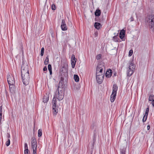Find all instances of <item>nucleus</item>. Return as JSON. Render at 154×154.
<instances>
[{
  "label": "nucleus",
  "instance_id": "f257e3e1",
  "mask_svg": "<svg viewBox=\"0 0 154 154\" xmlns=\"http://www.w3.org/2000/svg\"><path fill=\"white\" fill-rule=\"evenodd\" d=\"M62 81L60 82L59 84L58 88V92L56 91L54 96L52 100V104L53 112L54 114L56 115L58 112V109L56 106V98L59 101L62 100L64 97V93L63 89V85Z\"/></svg>",
  "mask_w": 154,
  "mask_h": 154
},
{
  "label": "nucleus",
  "instance_id": "f03ea898",
  "mask_svg": "<svg viewBox=\"0 0 154 154\" xmlns=\"http://www.w3.org/2000/svg\"><path fill=\"white\" fill-rule=\"evenodd\" d=\"M146 23H148L149 28L154 32V15H151L147 17L145 19Z\"/></svg>",
  "mask_w": 154,
  "mask_h": 154
},
{
  "label": "nucleus",
  "instance_id": "7ed1b4c3",
  "mask_svg": "<svg viewBox=\"0 0 154 154\" xmlns=\"http://www.w3.org/2000/svg\"><path fill=\"white\" fill-rule=\"evenodd\" d=\"M117 90V85L114 84L113 86L112 94L110 96V100L111 102H113L116 99Z\"/></svg>",
  "mask_w": 154,
  "mask_h": 154
},
{
  "label": "nucleus",
  "instance_id": "20e7f679",
  "mask_svg": "<svg viewBox=\"0 0 154 154\" xmlns=\"http://www.w3.org/2000/svg\"><path fill=\"white\" fill-rule=\"evenodd\" d=\"M21 76L23 84L25 85H28L30 80L29 74L21 75Z\"/></svg>",
  "mask_w": 154,
  "mask_h": 154
},
{
  "label": "nucleus",
  "instance_id": "39448f33",
  "mask_svg": "<svg viewBox=\"0 0 154 154\" xmlns=\"http://www.w3.org/2000/svg\"><path fill=\"white\" fill-rule=\"evenodd\" d=\"M135 66L132 62L130 64L128 69L127 71V75L130 76L133 73L135 69Z\"/></svg>",
  "mask_w": 154,
  "mask_h": 154
},
{
  "label": "nucleus",
  "instance_id": "423d86ee",
  "mask_svg": "<svg viewBox=\"0 0 154 154\" xmlns=\"http://www.w3.org/2000/svg\"><path fill=\"white\" fill-rule=\"evenodd\" d=\"M37 142L36 140L34 137L32 138L31 146L33 150V154H36V149L37 147Z\"/></svg>",
  "mask_w": 154,
  "mask_h": 154
},
{
  "label": "nucleus",
  "instance_id": "0eeeda50",
  "mask_svg": "<svg viewBox=\"0 0 154 154\" xmlns=\"http://www.w3.org/2000/svg\"><path fill=\"white\" fill-rule=\"evenodd\" d=\"M21 75L29 74L28 66L26 63L22 64L21 68Z\"/></svg>",
  "mask_w": 154,
  "mask_h": 154
},
{
  "label": "nucleus",
  "instance_id": "6e6552de",
  "mask_svg": "<svg viewBox=\"0 0 154 154\" xmlns=\"http://www.w3.org/2000/svg\"><path fill=\"white\" fill-rule=\"evenodd\" d=\"M60 73L62 76L61 78L63 80V77L67 75V70L65 66H63L60 70Z\"/></svg>",
  "mask_w": 154,
  "mask_h": 154
},
{
  "label": "nucleus",
  "instance_id": "1a4fd4ad",
  "mask_svg": "<svg viewBox=\"0 0 154 154\" xmlns=\"http://www.w3.org/2000/svg\"><path fill=\"white\" fill-rule=\"evenodd\" d=\"M7 79L9 85L14 84V78L12 75L9 74L7 76Z\"/></svg>",
  "mask_w": 154,
  "mask_h": 154
},
{
  "label": "nucleus",
  "instance_id": "9d476101",
  "mask_svg": "<svg viewBox=\"0 0 154 154\" xmlns=\"http://www.w3.org/2000/svg\"><path fill=\"white\" fill-rule=\"evenodd\" d=\"M105 67L103 64L99 65L96 69V72L103 73V69H105Z\"/></svg>",
  "mask_w": 154,
  "mask_h": 154
},
{
  "label": "nucleus",
  "instance_id": "9b49d317",
  "mask_svg": "<svg viewBox=\"0 0 154 154\" xmlns=\"http://www.w3.org/2000/svg\"><path fill=\"white\" fill-rule=\"evenodd\" d=\"M61 28L62 30L63 31L66 30L67 29L65 21L64 20H62Z\"/></svg>",
  "mask_w": 154,
  "mask_h": 154
},
{
  "label": "nucleus",
  "instance_id": "f8f14e48",
  "mask_svg": "<svg viewBox=\"0 0 154 154\" xmlns=\"http://www.w3.org/2000/svg\"><path fill=\"white\" fill-rule=\"evenodd\" d=\"M104 75H100V76H96V80L98 83L100 84L103 81Z\"/></svg>",
  "mask_w": 154,
  "mask_h": 154
},
{
  "label": "nucleus",
  "instance_id": "ddd939ff",
  "mask_svg": "<svg viewBox=\"0 0 154 154\" xmlns=\"http://www.w3.org/2000/svg\"><path fill=\"white\" fill-rule=\"evenodd\" d=\"M112 71L109 69V70H108L106 71L105 74L107 78H110L112 76Z\"/></svg>",
  "mask_w": 154,
  "mask_h": 154
},
{
  "label": "nucleus",
  "instance_id": "4468645a",
  "mask_svg": "<svg viewBox=\"0 0 154 154\" xmlns=\"http://www.w3.org/2000/svg\"><path fill=\"white\" fill-rule=\"evenodd\" d=\"M125 35V31L124 29H122L119 34V37L121 39L123 38Z\"/></svg>",
  "mask_w": 154,
  "mask_h": 154
},
{
  "label": "nucleus",
  "instance_id": "2eb2a0df",
  "mask_svg": "<svg viewBox=\"0 0 154 154\" xmlns=\"http://www.w3.org/2000/svg\"><path fill=\"white\" fill-rule=\"evenodd\" d=\"M9 85V89L10 91L11 92H13L15 90V86L14 85V84Z\"/></svg>",
  "mask_w": 154,
  "mask_h": 154
},
{
  "label": "nucleus",
  "instance_id": "dca6fc26",
  "mask_svg": "<svg viewBox=\"0 0 154 154\" xmlns=\"http://www.w3.org/2000/svg\"><path fill=\"white\" fill-rule=\"evenodd\" d=\"M94 26L95 28L97 29H99L101 26V24L100 23L97 22H95V23Z\"/></svg>",
  "mask_w": 154,
  "mask_h": 154
},
{
  "label": "nucleus",
  "instance_id": "f3484780",
  "mask_svg": "<svg viewBox=\"0 0 154 154\" xmlns=\"http://www.w3.org/2000/svg\"><path fill=\"white\" fill-rule=\"evenodd\" d=\"M95 16H99L101 14V11L100 10L97 9L96 10L94 13Z\"/></svg>",
  "mask_w": 154,
  "mask_h": 154
},
{
  "label": "nucleus",
  "instance_id": "a211bd4d",
  "mask_svg": "<svg viewBox=\"0 0 154 154\" xmlns=\"http://www.w3.org/2000/svg\"><path fill=\"white\" fill-rule=\"evenodd\" d=\"M118 33L117 34V35H115V36H113V40L115 42H118L119 38L117 36L118 35Z\"/></svg>",
  "mask_w": 154,
  "mask_h": 154
},
{
  "label": "nucleus",
  "instance_id": "6ab92c4d",
  "mask_svg": "<svg viewBox=\"0 0 154 154\" xmlns=\"http://www.w3.org/2000/svg\"><path fill=\"white\" fill-rule=\"evenodd\" d=\"M149 101H154V95L152 94H151L149 95Z\"/></svg>",
  "mask_w": 154,
  "mask_h": 154
},
{
  "label": "nucleus",
  "instance_id": "aec40b11",
  "mask_svg": "<svg viewBox=\"0 0 154 154\" xmlns=\"http://www.w3.org/2000/svg\"><path fill=\"white\" fill-rule=\"evenodd\" d=\"M74 78L75 81L77 82H78L79 80V76L77 75H74Z\"/></svg>",
  "mask_w": 154,
  "mask_h": 154
},
{
  "label": "nucleus",
  "instance_id": "412c9836",
  "mask_svg": "<svg viewBox=\"0 0 154 154\" xmlns=\"http://www.w3.org/2000/svg\"><path fill=\"white\" fill-rule=\"evenodd\" d=\"M105 71H103V73L97 72H96V76H100V75H102L104 76Z\"/></svg>",
  "mask_w": 154,
  "mask_h": 154
},
{
  "label": "nucleus",
  "instance_id": "4be33fe9",
  "mask_svg": "<svg viewBox=\"0 0 154 154\" xmlns=\"http://www.w3.org/2000/svg\"><path fill=\"white\" fill-rule=\"evenodd\" d=\"M76 61H74L73 60H71V64L72 65V68H74L75 66V64Z\"/></svg>",
  "mask_w": 154,
  "mask_h": 154
},
{
  "label": "nucleus",
  "instance_id": "5701e85b",
  "mask_svg": "<svg viewBox=\"0 0 154 154\" xmlns=\"http://www.w3.org/2000/svg\"><path fill=\"white\" fill-rule=\"evenodd\" d=\"M48 100V97H47L45 96L43 98V102L44 103H47Z\"/></svg>",
  "mask_w": 154,
  "mask_h": 154
},
{
  "label": "nucleus",
  "instance_id": "b1692460",
  "mask_svg": "<svg viewBox=\"0 0 154 154\" xmlns=\"http://www.w3.org/2000/svg\"><path fill=\"white\" fill-rule=\"evenodd\" d=\"M42 130L41 129H39L38 131V136L39 137H40L42 136Z\"/></svg>",
  "mask_w": 154,
  "mask_h": 154
},
{
  "label": "nucleus",
  "instance_id": "393cba45",
  "mask_svg": "<svg viewBox=\"0 0 154 154\" xmlns=\"http://www.w3.org/2000/svg\"><path fill=\"white\" fill-rule=\"evenodd\" d=\"M49 63V58L48 57H46L45 61V64L47 65Z\"/></svg>",
  "mask_w": 154,
  "mask_h": 154
},
{
  "label": "nucleus",
  "instance_id": "a878e982",
  "mask_svg": "<svg viewBox=\"0 0 154 154\" xmlns=\"http://www.w3.org/2000/svg\"><path fill=\"white\" fill-rule=\"evenodd\" d=\"M125 149L124 148H123L122 149H121V154H125Z\"/></svg>",
  "mask_w": 154,
  "mask_h": 154
},
{
  "label": "nucleus",
  "instance_id": "bb28decb",
  "mask_svg": "<svg viewBox=\"0 0 154 154\" xmlns=\"http://www.w3.org/2000/svg\"><path fill=\"white\" fill-rule=\"evenodd\" d=\"M149 111V107L147 108L146 109L145 113L144 115V117H145L146 116H147L148 115V113Z\"/></svg>",
  "mask_w": 154,
  "mask_h": 154
},
{
  "label": "nucleus",
  "instance_id": "cd10ccee",
  "mask_svg": "<svg viewBox=\"0 0 154 154\" xmlns=\"http://www.w3.org/2000/svg\"><path fill=\"white\" fill-rule=\"evenodd\" d=\"M44 51V48L43 47V48H41V54H40V55H41V56H42L43 55Z\"/></svg>",
  "mask_w": 154,
  "mask_h": 154
},
{
  "label": "nucleus",
  "instance_id": "c85d7f7f",
  "mask_svg": "<svg viewBox=\"0 0 154 154\" xmlns=\"http://www.w3.org/2000/svg\"><path fill=\"white\" fill-rule=\"evenodd\" d=\"M10 140L9 139H8V141L6 142V144L7 146H8L10 145Z\"/></svg>",
  "mask_w": 154,
  "mask_h": 154
},
{
  "label": "nucleus",
  "instance_id": "c756f323",
  "mask_svg": "<svg viewBox=\"0 0 154 154\" xmlns=\"http://www.w3.org/2000/svg\"><path fill=\"white\" fill-rule=\"evenodd\" d=\"M51 9L53 10H55L56 9V7L54 4H53L52 5Z\"/></svg>",
  "mask_w": 154,
  "mask_h": 154
},
{
  "label": "nucleus",
  "instance_id": "7c9ffc66",
  "mask_svg": "<svg viewBox=\"0 0 154 154\" xmlns=\"http://www.w3.org/2000/svg\"><path fill=\"white\" fill-rule=\"evenodd\" d=\"M101 57V55L100 54H99L97 55L96 57V59L97 60L100 59Z\"/></svg>",
  "mask_w": 154,
  "mask_h": 154
},
{
  "label": "nucleus",
  "instance_id": "2f4dec72",
  "mask_svg": "<svg viewBox=\"0 0 154 154\" xmlns=\"http://www.w3.org/2000/svg\"><path fill=\"white\" fill-rule=\"evenodd\" d=\"M133 53V51L132 50H131L129 51V56H131Z\"/></svg>",
  "mask_w": 154,
  "mask_h": 154
},
{
  "label": "nucleus",
  "instance_id": "473e14b6",
  "mask_svg": "<svg viewBox=\"0 0 154 154\" xmlns=\"http://www.w3.org/2000/svg\"><path fill=\"white\" fill-rule=\"evenodd\" d=\"M48 70H52L51 66V64H48Z\"/></svg>",
  "mask_w": 154,
  "mask_h": 154
},
{
  "label": "nucleus",
  "instance_id": "72a5a7b5",
  "mask_svg": "<svg viewBox=\"0 0 154 154\" xmlns=\"http://www.w3.org/2000/svg\"><path fill=\"white\" fill-rule=\"evenodd\" d=\"M24 148L25 150L28 149V146L26 143H25L24 144Z\"/></svg>",
  "mask_w": 154,
  "mask_h": 154
},
{
  "label": "nucleus",
  "instance_id": "f704fd0d",
  "mask_svg": "<svg viewBox=\"0 0 154 154\" xmlns=\"http://www.w3.org/2000/svg\"><path fill=\"white\" fill-rule=\"evenodd\" d=\"M147 116H145V117H144V116H143V122H145L146 120V119H147Z\"/></svg>",
  "mask_w": 154,
  "mask_h": 154
},
{
  "label": "nucleus",
  "instance_id": "c9c22d12",
  "mask_svg": "<svg viewBox=\"0 0 154 154\" xmlns=\"http://www.w3.org/2000/svg\"><path fill=\"white\" fill-rule=\"evenodd\" d=\"M75 55L74 54H72V55L71 60H73L75 61Z\"/></svg>",
  "mask_w": 154,
  "mask_h": 154
},
{
  "label": "nucleus",
  "instance_id": "e433bc0d",
  "mask_svg": "<svg viewBox=\"0 0 154 154\" xmlns=\"http://www.w3.org/2000/svg\"><path fill=\"white\" fill-rule=\"evenodd\" d=\"M29 150L28 149H26L24 150V154H28Z\"/></svg>",
  "mask_w": 154,
  "mask_h": 154
},
{
  "label": "nucleus",
  "instance_id": "4c0bfd02",
  "mask_svg": "<svg viewBox=\"0 0 154 154\" xmlns=\"http://www.w3.org/2000/svg\"><path fill=\"white\" fill-rule=\"evenodd\" d=\"M2 106H0V116H2Z\"/></svg>",
  "mask_w": 154,
  "mask_h": 154
},
{
  "label": "nucleus",
  "instance_id": "58836bf2",
  "mask_svg": "<svg viewBox=\"0 0 154 154\" xmlns=\"http://www.w3.org/2000/svg\"><path fill=\"white\" fill-rule=\"evenodd\" d=\"M7 137L8 138V139H9V138L10 137V134L8 133H7Z\"/></svg>",
  "mask_w": 154,
  "mask_h": 154
},
{
  "label": "nucleus",
  "instance_id": "ea45409f",
  "mask_svg": "<svg viewBox=\"0 0 154 154\" xmlns=\"http://www.w3.org/2000/svg\"><path fill=\"white\" fill-rule=\"evenodd\" d=\"M47 70V68L46 66H45L43 69V70L44 71H46Z\"/></svg>",
  "mask_w": 154,
  "mask_h": 154
},
{
  "label": "nucleus",
  "instance_id": "a19ab883",
  "mask_svg": "<svg viewBox=\"0 0 154 154\" xmlns=\"http://www.w3.org/2000/svg\"><path fill=\"white\" fill-rule=\"evenodd\" d=\"M130 19H131V21H133V20H134V18H133V17L132 16H131V17Z\"/></svg>",
  "mask_w": 154,
  "mask_h": 154
},
{
  "label": "nucleus",
  "instance_id": "79ce46f5",
  "mask_svg": "<svg viewBox=\"0 0 154 154\" xmlns=\"http://www.w3.org/2000/svg\"><path fill=\"white\" fill-rule=\"evenodd\" d=\"M150 128V126L149 125H148L147 126V129L148 130H149Z\"/></svg>",
  "mask_w": 154,
  "mask_h": 154
},
{
  "label": "nucleus",
  "instance_id": "37998d69",
  "mask_svg": "<svg viewBox=\"0 0 154 154\" xmlns=\"http://www.w3.org/2000/svg\"><path fill=\"white\" fill-rule=\"evenodd\" d=\"M2 119V116H0V123H1V121Z\"/></svg>",
  "mask_w": 154,
  "mask_h": 154
},
{
  "label": "nucleus",
  "instance_id": "c03bdc74",
  "mask_svg": "<svg viewBox=\"0 0 154 154\" xmlns=\"http://www.w3.org/2000/svg\"><path fill=\"white\" fill-rule=\"evenodd\" d=\"M49 71L50 72V75H51L52 73V70H49Z\"/></svg>",
  "mask_w": 154,
  "mask_h": 154
},
{
  "label": "nucleus",
  "instance_id": "a18cd8bd",
  "mask_svg": "<svg viewBox=\"0 0 154 154\" xmlns=\"http://www.w3.org/2000/svg\"><path fill=\"white\" fill-rule=\"evenodd\" d=\"M152 104L153 106H154V101H152Z\"/></svg>",
  "mask_w": 154,
  "mask_h": 154
},
{
  "label": "nucleus",
  "instance_id": "49530a36",
  "mask_svg": "<svg viewBox=\"0 0 154 154\" xmlns=\"http://www.w3.org/2000/svg\"><path fill=\"white\" fill-rule=\"evenodd\" d=\"M95 35H96V36H97V33H95Z\"/></svg>",
  "mask_w": 154,
  "mask_h": 154
},
{
  "label": "nucleus",
  "instance_id": "de8ad7c7",
  "mask_svg": "<svg viewBox=\"0 0 154 154\" xmlns=\"http://www.w3.org/2000/svg\"><path fill=\"white\" fill-rule=\"evenodd\" d=\"M116 73L114 74L115 75H116Z\"/></svg>",
  "mask_w": 154,
  "mask_h": 154
}]
</instances>
